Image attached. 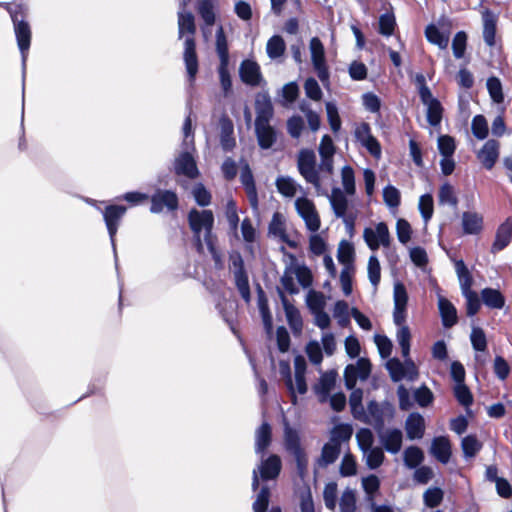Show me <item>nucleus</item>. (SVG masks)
I'll return each mask as SVG.
<instances>
[{
	"label": "nucleus",
	"mask_w": 512,
	"mask_h": 512,
	"mask_svg": "<svg viewBox=\"0 0 512 512\" xmlns=\"http://www.w3.org/2000/svg\"><path fill=\"white\" fill-rule=\"evenodd\" d=\"M178 30L179 38H182L185 33L190 36L185 39L184 43V62L189 78V82L192 84L198 72V59L196 55V45L193 35L196 32L194 16L191 12L185 9L178 11Z\"/></svg>",
	"instance_id": "nucleus-1"
},
{
	"label": "nucleus",
	"mask_w": 512,
	"mask_h": 512,
	"mask_svg": "<svg viewBox=\"0 0 512 512\" xmlns=\"http://www.w3.org/2000/svg\"><path fill=\"white\" fill-rule=\"evenodd\" d=\"M288 260L289 262L286 264L281 277V284L287 292L296 294L299 289L294 282V278L303 288H308L312 284L313 277L311 270L306 265L299 263L293 254H288Z\"/></svg>",
	"instance_id": "nucleus-2"
},
{
	"label": "nucleus",
	"mask_w": 512,
	"mask_h": 512,
	"mask_svg": "<svg viewBox=\"0 0 512 512\" xmlns=\"http://www.w3.org/2000/svg\"><path fill=\"white\" fill-rule=\"evenodd\" d=\"M395 416V407L393 404L383 401H370L367 404V409L358 417L357 420L371 425L375 431L385 428V424L393 420Z\"/></svg>",
	"instance_id": "nucleus-3"
},
{
	"label": "nucleus",
	"mask_w": 512,
	"mask_h": 512,
	"mask_svg": "<svg viewBox=\"0 0 512 512\" xmlns=\"http://www.w3.org/2000/svg\"><path fill=\"white\" fill-rule=\"evenodd\" d=\"M188 221L197 243V249L202 253L203 241L213 238L214 215L211 210L192 209L188 214Z\"/></svg>",
	"instance_id": "nucleus-4"
},
{
	"label": "nucleus",
	"mask_w": 512,
	"mask_h": 512,
	"mask_svg": "<svg viewBox=\"0 0 512 512\" xmlns=\"http://www.w3.org/2000/svg\"><path fill=\"white\" fill-rule=\"evenodd\" d=\"M7 10L13 21L14 32L22 58V70L23 73H25L26 61L31 43V28L28 22L18 18V12L15 9L7 6Z\"/></svg>",
	"instance_id": "nucleus-5"
},
{
	"label": "nucleus",
	"mask_w": 512,
	"mask_h": 512,
	"mask_svg": "<svg viewBox=\"0 0 512 512\" xmlns=\"http://www.w3.org/2000/svg\"><path fill=\"white\" fill-rule=\"evenodd\" d=\"M298 171L306 182L312 184L317 191L321 188L319 172L316 168V155L313 150L303 149L297 160Z\"/></svg>",
	"instance_id": "nucleus-6"
},
{
	"label": "nucleus",
	"mask_w": 512,
	"mask_h": 512,
	"mask_svg": "<svg viewBox=\"0 0 512 512\" xmlns=\"http://www.w3.org/2000/svg\"><path fill=\"white\" fill-rule=\"evenodd\" d=\"M309 48L314 70L319 80L326 86L329 83V71L326 65L324 46L319 38L313 37L310 40Z\"/></svg>",
	"instance_id": "nucleus-7"
},
{
	"label": "nucleus",
	"mask_w": 512,
	"mask_h": 512,
	"mask_svg": "<svg viewBox=\"0 0 512 512\" xmlns=\"http://www.w3.org/2000/svg\"><path fill=\"white\" fill-rule=\"evenodd\" d=\"M230 270L234 275L235 284L245 301L250 300V287L247 273L244 269V261L239 253H234L230 256Z\"/></svg>",
	"instance_id": "nucleus-8"
},
{
	"label": "nucleus",
	"mask_w": 512,
	"mask_h": 512,
	"mask_svg": "<svg viewBox=\"0 0 512 512\" xmlns=\"http://www.w3.org/2000/svg\"><path fill=\"white\" fill-rule=\"evenodd\" d=\"M298 215L304 220L307 229L313 233L320 228V217L312 200L299 197L295 200Z\"/></svg>",
	"instance_id": "nucleus-9"
},
{
	"label": "nucleus",
	"mask_w": 512,
	"mask_h": 512,
	"mask_svg": "<svg viewBox=\"0 0 512 512\" xmlns=\"http://www.w3.org/2000/svg\"><path fill=\"white\" fill-rule=\"evenodd\" d=\"M363 238L372 251L378 250L380 246L388 247L391 241L388 226L384 222H379L374 227H366Z\"/></svg>",
	"instance_id": "nucleus-10"
},
{
	"label": "nucleus",
	"mask_w": 512,
	"mask_h": 512,
	"mask_svg": "<svg viewBox=\"0 0 512 512\" xmlns=\"http://www.w3.org/2000/svg\"><path fill=\"white\" fill-rule=\"evenodd\" d=\"M127 209L122 205H108L102 211L103 219L111 240L114 252H116L115 236Z\"/></svg>",
	"instance_id": "nucleus-11"
},
{
	"label": "nucleus",
	"mask_w": 512,
	"mask_h": 512,
	"mask_svg": "<svg viewBox=\"0 0 512 512\" xmlns=\"http://www.w3.org/2000/svg\"><path fill=\"white\" fill-rule=\"evenodd\" d=\"M281 470V460L277 455H271L257 469L253 470L252 488L256 490L259 485L258 471L263 480L275 479Z\"/></svg>",
	"instance_id": "nucleus-12"
},
{
	"label": "nucleus",
	"mask_w": 512,
	"mask_h": 512,
	"mask_svg": "<svg viewBox=\"0 0 512 512\" xmlns=\"http://www.w3.org/2000/svg\"><path fill=\"white\" fill-rule=\"evenodd\" d=\"M216 0H198L196 10L203 20L201 27L204 38L207 40L212 34V26L216 21Z\"/></svg>",
	"instance_id": "nucleus-13"
},
{
	"label": "nucleus",
	"mask_w": 512,
	"mask_h": 512,
	"mask_svg": "<svg viewBox=\"0 0 512 512\" xmlns=\"http://www.w3.org/2000/svg\"><path fill=\"white\" fill-rule=\"evenodd\" d=\"M382 448L388 453L397 454L400 452L403 443V433L398 428L381 429L377 432Z\"/></svg>",
	"instance_id": "nucleus-14"
},
{
	"label": "nucleus",
	"mask_w": 512,
	"mask_h": 512,
	"mask_svg": "<svg viewBox=\"0 0 512 512\" xmlns=\"http://www.w3.org/2000/svg\"><path fill=\"white\" fill-rule=\"evenodd\" d=\"M178 207V197L170 190H157L151 197V208L152 213H160L166 208L169 211H173Z\"/></svg>",
	"instance_id": "nucleus-15"
},
{
	"label": "nucleus",
	"mask_w": 512,
	"mask_h": 512,
	"mask_svg": "<svg viewBox=\"0 0 512 512\" xmlns=\"http://www.w3.org/2000/svg\"><path fill=\"white\" fill-rule=\"evenodd\" d=\"M176 174L183 175L189 179H195L199 175L196 161L189 151L182 152L174 162Z\"/></svg>",
	"instance_id": "nucleus-16"
},
{
	"label": "nucleus",
	"mask_w": 512,
	"mask_h": 512,
	"mask_svg": "<svg viewBox=\"0 0 512 512\" xmlns=\"http://www.w3.org/2000/svg\"><path fill=\"white\" fill-rule=\"evenodd\" d=\"M255 123L270 122L273 117L274 109L271 98L267 92H260L255 98Z\"/></svg>",
	"instance_id": "nucleus-17"
},
{
	"label": "nucleus",
	"mask_w": 512,
	"mask_h": 512,
	"mask_svg": "<svg viewBox=\"0 0 512 512\" xmlns=\"http://www.w3.org/2000/svg\"><path fill=\"white\" fill-rule=\"evenodd\" d=\"M500 144L494 139L488 140L483 147L477 152V158L481 164L491 170L499 157Z\"/></svg>",
	"instance_id": "nucleus-18"
},
{
	"label": "nucleus",
	"mask_w": 512,
	"mask_h": 512,
	"mask_svg": "<svg viewBox=\"0 0 512 512\" xmlns=\"http://www.w3.org/2000/svg\"><path fill=\"white\" fill-rule=\"evenodd\" d=\"M241 80L250 86H259L262 82L260 66L252 60H244L239 68Z\"/></svg>",
	"instance_id": "nucleus-19"
},
{
	"label": "nucleus",
	"mask_w": 512,
	"mask_h": 512,
	"mask_svg": "<svg viewBox=\"0 0 512 512\" xmlns=\"http://www.w3.org/2000/svg\"><path fill=\"white\" fill-rule=\"evenodd\" d=\"M240 180L245 188L251 207L256 210L258 208V194L252 171L247 163L241 167Z\"/></svg>",
	"instance_id": "nucleus-20"
},
{
	"label": "nucleus",
	"mask_w": 512,
	"mask_h": 512,
	"mask_svg": "<svg viewBox=\"0 0 512 512\" xmlns=\"http://www.w3.org/2000/svg\"><path fill=\"white\" fill-rule=\"evenodd\" d=\"M405 431L409 440L421 439L425 433V419L417 413H411L405 420Z\"/></svg>",
	"instance_id": "nucleus-21"
},
{
	"label": "nucleus",
	"mask_w": 512,
	"mask_h": 512,
	"mask_svg": "<svg viewBox=\"0 0 512 512\" xmlns=\"http://www.w3.org/2000/svg\"><path fill=\"white\" fill-rule=\"evenodd\" d=\"M281 302L285 311L287 322L294 333L302 331L303 322L299 310L280 292Z\"/></svg>",
	"instance_id": "nucleus-22"
},
{
	"label": "nucleus",
	"mask_w": 512,
	"mask_h": 512,
	"mask_svg": "<svg viewBox=\"0 0 512 512\" xmlns=\"http://www.w3.org/2000/svg\"><path fill=\"white\" fill-rule=\"evenodd\" d=\"M461 223L465 234H478L483 229V215L476 211H465L462 214Z\"/></svg>",
	"instance_id": "nucleus-23"
},
{
	"label": "nucleus",
	"mask_w": 512,
	"mask_h": 512,
	"mask_svg": "<svg viewBox=\"0 0 512 512\" xmlns=\"http://www.w3.org/2000/svg\"><path fill=\"white\" fill-rule=\"evenodd\" d=\"M306 373V361L305 358L301 355H298L294 358V389L295 394L298 393L300 395H304L307 390V383L305 379Z\"/></svg>",
	"instance_id": "nucleus-24"
},
{
	"label": "nucleus",
	"mask_w": 512,
	"mask_h": 512,
	"mask_svg": "<svg viewBox=\"0 0 512 512\" xmlns=\"http://www.w3.org/2000/svg\"><path fill=\"white\" fill-rule=\"evenodd\" d=\"M336 376L337 373L335 371L325 372L321 375L318 383L314 385V392L318 396L320 402L327 401L329 393L335 385Z\"/></svg>",
	"instance_id": "nucleus-25"
},
{
	"label": "nucleus",
	"mask_w": 512,
	"mask_h": 512,
	"mask_svg": "<svg viewBox=\"0 0 512 512\" xmlns=\"http://www.w3.org/2000/svg\"><path fill=\"white\" fill-rule=\"evenodd\" d=\"M220 144L224 151H231L236 141L233 137L234 125L233 122L225 115L220 118Z\"/></svg>",
	"instance_id": "nucleus-26"
},
{
	"label": "nucleus",
	"mask_w": 512,
	"mask_h": 512,
	"mask_svg": "<svg viewBox=\"0 0 512 512\" xmlns=\"http://www.w3.org/2000/svg\"><path fill=\"white\" fill-rule=\"evenodd\" d=\"M255 131L259 146L262 149H269L276 140V132L270 122L255 123Z\"/></svg>",
	"instance_id": "nucleus-27"
},
{
	"label": "nucleus",
	"mask_w": 512,
	"mask_h": 512,
	"mask_svg": "<svg viewBox=\"0 0 512 512\" xmlns=\"http://www.w3.org/2000/svg\"><path fill=\"white\" fill-rule=\"evenodd\" d=\"M430 453L441 463L446 464L451 457V445L449 440L444 437H435L432 441Z\"/></svg>",
	"instance_id": "nucleus-28"
},
{
	"label": "nucleus",
	"mask_w": 512,
	"mask_h": 512,
	"mask_svg": "<svg viewBox=\"0 0 512 512\" xmlns=\"http://www.w3.org/2000/svg\"><path fill=\"white\" fill-rule=\"evenodd\" d=\"M345 194L340 188H333L329 196V201L336 217H344L348 214L349 201Z\"/></svg>",
	"instance_id": "nucleus-29"
},
{
	"label": "nucleus",
	"mask_w": 512,
	"mask_h": 512,
	"mask_svg": "<svg viewBox=\"0 0 512 512\" xmlns=\"http://www.w3.org/2000/svg\"><path fill=\"white\" fill-rule=\"evenodd\" d=\"M438 308L440 311V315L442 318L443 326L446 328H450L457 323V311L454 305L447 300L446 298L439 296L438 298Z\"/></svg>",
	"instance_id": "nucleus-30"
},
{
	"label": "nucleus",
	"mask_w": 512,
	"mask_h": 512,
	"mask_svg": "<svg viewBox=\"0 0 512 512\" xmlns=\"http://www.w3.org/2000/svg\"><path fill=\"white\" fill-rule=\"evenodd\" d=\"M512 239V218H508L497 230L492 252L503 250Z\"/></svg>",
	"instance_id": "nucleus-31"
},
{
	"label": "nucleus",
	"mask_w": 512,
	"mask_h": 512,
	"mask_svg": "<svg viewBox=\"0 0 512 512\" xmlns=\"http://www.w3.org/2000/svg\"><path fill=\"white\" fill-rule=\"evenodd\" d=\"M277 191L286 198H293L301 186L290 176H278L275 180Z\"/></svg>",
	"instance_id": "nucleus-32"
},
{
	"label": "nucleus",
	"mask_w": 512,
	"mask_h": 512,
	"mask_svg": "<svg viewBox=\"0 0 512 512\" xmlns=\"http://www.w3.org/2000/svg\"><path fill=\"white\" fill-rule=\"evenodd\" d=\"M340 454V446L334 444L330 441L324 444L321 455L317 459V464L319 467H327L328 465L334 463Z\"/></svg>",
	"instance_id": "nucleus-33"
},
{
	"label": "nucleus",
	"mask_w": 512,
	"mask_h": 512,
	"mask_svg": "<svg viewBox=\"0 0 512 512\" xmlns=\"http://www.w3.org/2000/svg\"><path fill=\"white\" fill-rule=\"evenodd\" d=\"M481 298L483 303L491 309H502L505 305V298L497 289H483L481 291Z\"/></svg>",
	"instance_id": "nucleus-34"
},
{
	"label": "nucleus",
	"mask_w": 512,
	"mask_h": 512,
	"mask_svg": "<svg viewBox=\"0 0 512 512\" xmlns=\"http://www.w3.org/2000/svg\"><path fill=\"white\" fill-rule=\"evenodd\" d=\"M271 443V427L268 423H263L255 433V451L257 454H263Z\"/></svg>",
	"instance_id": "nucleus-35"
},
{
	"label": "nucleus",
	"mask_w": 512,
	"mask_h": 512,
	"mask_svg": "<svg viewBox=\"0 0 512 512\" xmlns=\"http://www.w3.org/2000/svg\"><path fill=\"white\" fill-rule=\"evenodd\" d=\"M455 271L459 280L462 295L468 292H473V290H471L473 283L472 276L462 260L455 262Z\"/></svg>",
	"instance_id": "nucleus-36"
},
{
	"label": "nucleus",
	"mask_w": 512,
	"mask_h": 512,
	"mask_svg": "<svg viewBox=\"0 0 512 512\" xmlns=\"http://www.w3.org/2000/svg\"><path fill=\"white\" fill-rule=\"evenodd\" d=\"M363 459L369 469H377L380 467L385 459L384 449L379 446H373L362 452Z\"/></svg>",
	"instance_id": "nucleus-37"
},
{
	"label": "nucleus",
	"mask_w": 512,
	"mask_h": 512,
	"mask_svg": "<svg viewBox=\"0 0 512 512\" xmlns=\"http://www.w3.org/2000/svg\"><path fill=\"white\" fill-rule=\"evenodd\" d=\"M403 460L407 468L414 469L423 462L424 453L417 446H409L404 450Z\"/></svg>",
	"instance_id": "nucleus-38"
},
{
	"label": "nucleus",
	"mask_w": 512,
	"mask_h": 512,
	"mask_svg": "<svg viewBox=\"0 0 512 512\" xmlns=\"http://www.w3.org/2000/svg\"><path fill=\"white\" fill-rule=\"evenodd\" d=\"M425 36L430 43L437 45L440 49H446L448 46L449 36L442 33L433 24L426 27Z\"/></svg>",
	"instance_id": "nucleus-39"
},
{
	"label": "nucleus",
	"mask_w": 512,
	"mask_h": 512,
	"mask_svg": "<svg viewBox=\"0 0 512 512\" xmlns=\"http://www.w3.org/2000/svg\"><path fill=\"white\" fill-rule=\"evenodd\" d=\"M353 433V429L351 425L349 424H337L333 427V429L330 432V439L329 441L337 444L338 446H341L342 442L348 441Z\"/></svg>",
	"instance_id": "nucleus-40"
},
{
	"label": "nucleus",
	"mask_w": 512,
	"mask_h": 512,
	"mask_svg": "<svg viewBox=\"0 0 512 512\" xmlns=\"http://www.w3.org/2000/svg\"><path fill=\"white\" fill-rule=\"evenodd\" d=\"M285 49V41L279 35L272 36L266 44L267 55L272 60L280 58L284 54Z\"/></svg>",
	"instance_id": "nucleus-41"
},
{
	"label": "nucleus",
	"mask_w": 512,
	"mask_h": 512,
	"mask_svg": "<svg viewBox=\"0 0 512 512\" xmlns=\"http://www.w3.org/2000/svg\"><path fill=\"white\" fill-rule=\"evenodd\" d=\"M337 259L344 266H353L354 247L348 241H341L337 251Z\"/></svg>",
	"instance_id": "nucleus-42"
},
{
	"label": "nucleus",
	"mask_w": 512,
	"mask_h": 512,
	"mask_svg": "<svg viewBox=\"0 0 512 512\" xmlns=\"http://www.w3.org/2000/svg\"><path fill=\"white\" fill-rule=\"evenodd\" d=\"M216 52L219 56L220 63H229L227 39L221 25L216 31Z\"/></svg>",
	"instance_id": "nucleus-43"
},
{
	"label": "nucleus",
	"mask_w": 512,
	"mask_h": 512,
	"mask_svg": "<svg viewBox=\"0 0 512 512\" xmlns=\"http://www.w3.org/2000/svg\"><path fill=\"white\" fill-rule=\"evenodd\" d=\"M495 32L496 26L494 17L486 12L483 15V38L485 43L490 47L495 44Z\"/></svg>",
	"instance_id": "nucleus-44"
},
{
	"label": "nucleus",
	"mask_w": 512,
	"mask_h": 512,
	"mask_svg": "<svg viewBox=\"0 0 512 512\" xmlns=\"http://www.w3.org/2000/svg\"><path fill=\"white\" fill-rule=\"evenodd\" d=\"M438 199L439 203L442 205L456 207L458 204V199L456 197L454 188L449 183H444L441 185L439 188Z\"/></svg>",
	"instance_id": "nucleus-45"
},
{
	"label": "nucleus",
	"mask_w": 512,
	"mask_h": 512,
	"mask_svg": "<svg viewBox=\"0 0 512 512\" xmlns=\"http://www.w3.org/2000/svg\"><path fill=\"white\" fill-rule=\"evenodd\" d=\"M333 316L341 327H346L350 323L349 306L347 302L340 300L334 305Z\"/></svg>",
	"instance_id": "nucleus-46"
},
{
	"label": "nucleus",
	"mask_w": 512,
	"mask_h": 512,
	"mask_svg": "<svg viewBox=\"0 0 512 512\" xmlns=\"http://www.w3.org/2000/svg\"><path fill=\"white\" fill-rule=\"evenodd\" d=\"M338 486L335 482H329L323 490V500L327 509L334 511L337 504Z\"/></svg>",
	"instance_id": "nucleus-47"
},
{
	"label": "nucleus",
	"mask_w": 512,
	"mask_h": 512,
	"mask_svg": "<svg viewBox=\"0 0 512 512\" xmlns=\"http://www.w3.org/2000/svg\"><path fill=\"white\" fill-rule=\"evenodd\" d=\"M470 341L475 351L485 352L487 350V339L482 328L475 326L472 327Z\"/></svg>",
	"instance_id": "nucleus-48"
},
{
	"label": "nucleus",
	"mask_w": 512,
	"mask_h": 512,
	"mask_svg": "<svg viewBox=\"0 0 512 512\" xmlns=\"http://www.w3.org/2000/svg\"><path fill=\"white\" fill-rule=\"evenodd\" d=\"M471 130H472L473 135L477 139L484 140L488 136V133H489L488 123H487L486 118L483 115H476L472 119Z\"/></svg>",
	"instance_id": "nucleus-49"
},
{
	"label": "nucleus",
	"mask_w": 512,
	"mask_h": 512,
	"mask_svg": "<svg viewBox=\"0 0 512 512\" xmlns=\"http://www.w3.org/2000/svg\"><path fill=\"white\" fill-rule=\"evenodd\" d=\"M462 450L467 458L474 457L482 448V444L474 435H468L462 439Z\"/></svg>",
	"instance_id": "nucleus-50"
},
{
	"label": "nucleus",
	"mask_w": 512,
	"mask_h": 512,
	"mask_svg": "<svg viewBox=\"0 0 512 512\" xmlns=\"http://www.w3.org/2000/svg\"><path fill=\"white\" fill-rule=\"evenodd\" d=\"M285 447L287 451H289L291 454L293 453H299L300 450H303L300 446V439L298 436V433L290 428L288 425L285 427Z\"/></svg>",
	"instance_id": "nucleus-51"
},
{
	"label": "nucleus",
	"mask_w": 512,
	"mask_h": 512,
	"mask_svg": "<svg viewBox=\"0 0 512 512\" xmlns=\"http://www.w3.org/2000/svg\"><path fill=\"white\" fill-rule=\"evenodd\" d=\"M339 506L340 512H356L355 491L350 488H346L341 495Z\"/></svg>",
	"instance_id": "nucleus-52"
},
{
	"label": "nucleus",
	"mask_w": 512,
	"mask_h": 512,
	"mask_svg": "<svg viewBox=\"0 0 512 512\" xmlns=\"http://www.w3.org/2000/svg\"><path fill=\"white\" fill-rule=\"evenodd\" d=\"M362 487L367 494V501L374 502V495L379 490L380 480L376 475H369L362 478Z\"/></svg>",
	"instance_id": "nucleus-53"
},
{
	"label": "nucleus",
	"mask_w": 512,
	"mask_h": 512,
	"mask_svg": "<svg viewBox=\"0 0 512 512\" xmlns=\"http://www.w3.org/2000/svg\"><path fill=\"white\" fill-rule=\"evenodd\" d=\"M426 109L428 123L433 127L439 126L443 114L441 103L439 101L432 102V104L426 106Z\"/></svg>",
	"instance_id": "nucleus-54"
},
{
	"label": "nucleus",
	"mask_w": 512,
	"mask_h": 512,
	"mask_svg": "<svg viewBox=\"0 0 512 512\" xmlns=\"http://www.w3.org/2000/svg\"><path fill=\"white\" fill-rule=\"evenodd\" d=\"M368 278L371 284L376 288L381 278V267L378 258L371 255L367 265Z\"/></svg>",
	"instance_id": "nucleus-55"
},
{
	"label": "nucleus",
	"mask_w": 512,
	"mask_h": 512,
	"mask_svg": "<svg viewBox=\"0 0 512 512\" xmlns=\"http://www.w3.org/2000/svg\"><path fill=\"white\" fill-rule=\"evenodd\" d=\"M341 180L344 188V192L348 195H354L355 188V177L354 171L350 166H344L341 170Z\"/></svg>",
	"instance_id": "nucleus-56"
},
{
	"label": "nucleus",
	"mask_w": 512,
	"mask_h": 512,
	"mask_svg": "<svg viewBox=\"0 0 512 512\" xmlns=\"http://www.w3.org/2000/svg\"><path fill=\"white\" fill-rule=\"evenodd\" d=\"M383 200L389 208H397L401 202L400 191L392 185H387L383 189Z\"/></svg>",
	"instance_id": "nucleus-57"
},
{
	"label": "nucleus",
	"mask_w": 512,
	"mask_h": 512,
	"mask_svg": "<svg viewBox=\"0 0 512 512\" xmlns=\"http://www.w3.org/2000/svg\"><path fill=\"white\" fill-rule=\"evenodd\" d=\"M353 391L350 394L349 404L351 408L352 415L355 419L363 413L365 408L362 405L363 391L361 389H352Z\"/></svg>",
	"instance_id": "nucleus-58"
},
{
	"label": "nucleus",
	"mask_w": 512,
	"mask_h": 512,
	"mask_svg": "<svg viewBox=\"0 0 512 512\" xmlns=\"http://www.w3.org/2000/svg\"><path fill=\"white\" fill-rule=\"evenodd\" d=\"M419 211L425 223H427L434 211L433 197L430 194H424L419 199Z\"/></svg>",
	"instance_id": "nucleus-59"
},
{
	"label": "nucleus",
	"mask_w": 512,
	"mask_h": 512,
	"mask_svg": "<svg viewBox=\"0 0 512 512\" xmlns=\"http://www.w3.org/2000/svg\"><path fill=\"white\" fill-rule=\"evenodd\" d=\"M356 440L361 452L374 446V435L369 428H361L356 433Z\"/></svg>",
	"instance_id": "nucleus-60"
},
{
	"label": "nucleus",
	"mask_w": 512,
	"mask_h": 512,
	"mask_svg": "<svg viewBox=\"0 0 512 512\" xmlns=\"http://www.w3.org/2000/svg\"><path fill=\"white\" fill-rule=\"evenodd\" d=\"M306 302L312 314L324 310L326 304L324 295L316 291H309Z\"/></svg>",
	"instance_id": "nucleus-61"
},
{
	"label": "nucleus",
	"mask_w": 512,
	"mask_h": 512,
	"mask_svg": "<svg viewBox=\"0 0 512 512\" xmlns=\"http://www.w3.org/2000/svg\"><path fill=\"white\" fill-rule=\"evenodd\" d=\"M270 499V489L264 485L261 487L253 503L254 512H266Z\"/></svg>",
	"instance_id": "nucleus-62"
},
{
	"label": "nucleus",
	"mask_w": 512,
	"mask_h": 512,
	"mask_svg": "<svg viewBox=\"0 0 512 512\" xmlns=\"http://www.w3.org/2000/svg\"><path fill=\"white\" fill-rule=\"evenodd\" d=\"M486 85L491 99L495 103H502L504 100V96L500 80L496 77H490L488 78Z\"/></svg>",
	"instance_id": "nucleus-63"
},
{
	"label": "nucleus",
	"mask_w": 512,
	"mask_h": 512,
	"mask_svg": "<svg viewBox=\"0 0 512 512\" xmlns=\"http://www.w3.org/2000/svg\"><path fill=\"white\" fill-rule=\"evenodd\" d=\"M454 395L457 401L464 407H469L473 402V396L464 383L455 384Z\"/></svg>",
	"instance_id": "nucleus-64"
}]
</instances>
